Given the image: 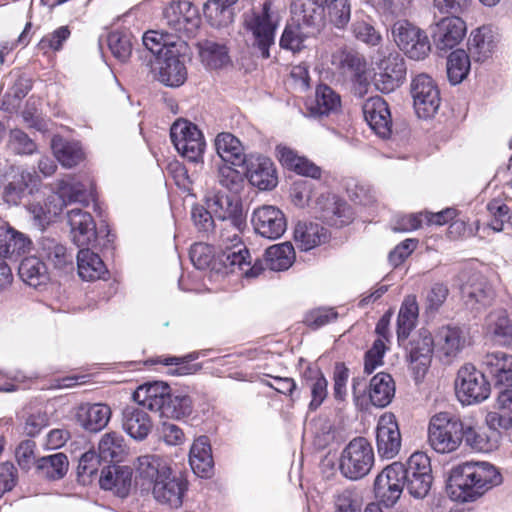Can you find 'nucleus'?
Here are the masks:
<instances>
[{"label": "nucleus", "instance_id": "052dcab7", "mask_svg": "<svg viewBox=\"0 0 512 512\" xmlns=\"http://www.w3.org/2000/svg\"><path fill=\"white\" fill-rule=\"evenodd\" d=\"M434 339L431 332L421 328L418 332V376L428 372L434 354Z\"/></svg>", "mask_w": 512, "mask_h": 512}, {"label": "nucleus", "instance_id": "5701e85b", "mask_svg": "<svg viewBox=\"0 0 512 512\" xmlns=\"http://www.w3.org/2000/svg\"><path fill=\"white\" fill-rule=\"evenodd\" d=\"M250 184L261 191L273 190L278 184V174L274 162L267 156L259 155L247 168Z\"/></svg>", "mask_w": 512, "mask_h": 512}, {"label": "nucleus", "instance_id": "393cba45", "mask_svg": "<svg viewBox=\"0 0 512 512\" xmlns=\"http://www.w3.org/2000/svg\"><path fill=\"white\" fill-rule=\"evenodd\" d=\"M482 366L494 380L496 387L512 386V355L503 351L487 353L482 358Z\"/></svg>", "mask_w": 512, "mask_h": 512}, {"label": "nucleus", "instance_id": "a19ab883", "mask_svg": "<svg viewBox=\"0 0 512 512\" xmlns=\"http://www.w3.org/2000/svg\"><path fill=\"white\" fill-rule=\"evenodd\" d=\"M295 260V250L290 242L272 245L266 249L264 254V270L272 271L287 270Z\"/></svg>", "mask_w": 512, "mask_h": 512}, {"label": "nucleus", "instance_id": "0e129e2a", "mask_svg": "<svg viewBox=\"0 0 512 512\" xmlns=\"http://www.w3.org/2000/svg\"><path fill=\"white\" fill-rule=\"evenodd\" d=\"M137 461L139 474L151 480L153 483L157 478H160L162 474L168 473V471L171 470L167 463L157 455H143L138 457Z\"/></svg>", "mask_w": 512, "mask_h": 512}, {"label": "nucleus", "instance_id": "37998d69", "mask_svg": "<svg viewBox=\"0 0 512 512\" xmlns=\"http://www.w3.org/2000/svg\"><path fill=\"white\" fill-rule=\"evenodd\" d=\"M39 177L35 173L22 172L15 176L4 188L3 199L8 204L17 205L25 192H32L37 186Z\"/></svg>", "mask_w": 512, "mask_h": 512}, {"label": "nucleus", "instance_id": "338daca9", "mask_svg": "<svg viewBox=\"0 0 512 512\" xmlns=\"http://www.w3.org/2000/svg\"><path fill=\"white\" fill-rule=\"evenodd\" d=\"M338 318L335 308L319 307L308 311L303 319L305 326L312 330L320 329Z\"/></svg>", "mask_w": 512, "mask_h": 512}, {"label": "nucleus", "instance_id": "f8f14e48", "mask_svg": "<svg viewBox=\"0 0 512 512\" xmlns=\"http://www.w3.org/2000/svg\"><path fill=\"white\" fill-rule=\"evenodd\" d=\"M376 446L381 458H394L401 448V434L393 413L380 416L376 428Z\"/></svg>", "mask_w": 512, "mask_h": 512}, {"label": "nucleus", "instance_id": "f3484780", "mask_svg": "<svg viewBox=\"0 0 512 512\" xmlns=\"http://www.w3.org/2000/svg\"><path fill=\"white\" fill-rule=\"evenodd\" d=\"M187 490V481L181 475L172 476V469L155 480L153 495L158 502L178 508L183 503V496Z\"/></svg>", "mask_w": 512, "mask_h": 512}, {"label": "nucleus", "instance_id": "8fccbe9b", "mask_svg": "<svg viewBox=\"0 0 512 512\" xmlns=\"http://www.w3.org/2000/svg\"><path fill=\"white\" fill-rule=\"evenodd\" d=\"M69 467V461L64 453H55L37 460V470L46 478L58 480L63 478Z\"/></svg>", "mask_w": 512, "mask_h": 512}, {"label": "nucleus", "instance_id": "b1692460", "mask_svg": "<svg viewBox=\"0 0 512 512\" xmlns=\"http://www.w3.org/2000/svg\"><path fill=\"white\" fill-rule=\"evenodd\" d=\"M170 392L171 388L167 383L156 381L139 386L134 392L133 398L144 408L163 416Z\"/></svg>", "mask_w": 512, "mask_h": 512}, {"label": "nucleus", "instance_id": "6e6d98bb", "mask_svg": "<svg viewBox=\"0 0 512 512\" xmlns=\"http://www.w3.org/2000/svg\"><path fill=\"white\" fill-rule=\"evenodd\" d=\"M197 358L195 354H188L183 357L176 356H157L150 360L153 364H162L165 366H174L171 369L173 375H190L201 369V366L193 361Z\"/></svg>", "mask_w": 512, "mask_h": 512}, {"label": "nucleus", "instance_id": "cd10ccee", "mask_svg": "<svg viewBox=\"0 0 512 512\" xmlns=\"http://www.w3.org/2000/svg\"><path fill=\"white\" fill-rule=\"evenodd\" d=\"M500 428L475 427L469 422H465V436L463 440L471 449L478 452H490L498 447L500 440Z\"/></svg>", "mask_w": 512, "mask_h": 512}, {"label": "nucleus", "instance_id": "c9c22d12", "mask_svg": "<svg viewBox=\"0 0 512 512\" xmlns=\"http://www.w3.org/2000/svg\"><path fill=\"white\" fill-rule=\"evenodd\" d=\"M484 328L487 334L500 343L512 341V315L506 309L492 310L485 318Z\"/></svg>", "mask_w": 512, "mask_h": 512}, {"label": "nucleus", "instance_id": "f257e3e1", "mask_svg": "<svg viewBox=\"0 0 512 512\" xmlns=\"http://www.w3.org/2000/svg\"><path fill=\"white\" fill-rule=\"evenodd\" d=\"M502 483V476L488 462H465L451 470L448 488L451 497L459 502H470Z\"/></svg>", "mask_w": 512, "mask_h": 512}, {"label": "nucleus", "instance_id": "9b49d317", "mask_svg": "<svg viewBox=\"0 0 512 512\" xmlns=\"http://www.w3.org/2000/svg\"><path fill=\"white\" fill-rule=\"evenodd\" d=\"M218 259L226 274L239 273L247 278H253L264 271L262 260L257 259L252 264L251 255L246 246L223 248Z\"/></svg>", "mask_w": 512, "mask_h": 512}, {"label": "nucleus", "instance_id": "7c9ffc66", "mask_svg": "<svg viewBox=\"0 0 512 512\" xmlns=\"http://www.w3.org/2000/svg\"><path fill=\"white\" fill-rule=\"evenodd\" d=\"M440 105L439 90L427 74H418V118L435 115Z\"/></svg>", "mask_w": 512, "mask_h": 512}, {"label": "nucleus", "instance_id": "79ce46f5", "mask_svg": "<svg viewBox=\"0 0 512 512\" xmlns=\"http://www.w3.org/2000/svg\"><path fill=\"white\" fill-rule=\"evenodd\" d=\"M325 6L316 0H294L291 12L296 20L304 26H319L324 18Z\"/></svg>", "mask_w": 512, "mask_h": 512}, {"label": "nucleus", "instance_id": "412c9836", "mask_svg": "<svg viewBox=\"0 0 512 512\" xmlns=\"http://www.w3.org/2000/svg\"><path fill=\"white\" fill-rule=\"evenodd\" d=\"M67 216L73 241L78 247H88L97 241L96 223L89 212L74 208Z\"/></svg>", "mask_w": 512, "mask_h": 512}, {"label": "nucleus", "instance_id": "6ab92c4d", "mask_svg": "<svg viewBox=\"0 0 512 512\" xmlns=\"http://www.w3.org/2000/svg\"><path fill=\"white\" fill-rule=\"evenodd\" d=\"M309 117L321 119L341 112L342 100L338 92L327 84H319L315 89V98L306 104Z\"/></svg>", "mask_w": 512, "mask_h": 512}, {"label": "nucleus", "instance_id": "ea45409f", "mask_svg": "<svg viewBox=\"0 0 512 512\" xmlns=\"http://www.w3.org/2000/svg\"><path fill=\"white\" fill-rule=\"evenodd\" d=\"M31 241L24 234L11 227H0V256L19 257L30 247Z\"/></svg>", "mask_w": 512, "mask_h": 512}, {"label": "nucleus", "instance_id": "09e8293b", "mask_svg": "<svg viewBox=\"0 0 512 512\" xmlns=\"http://www.w3.org/2000/svg\"><path fill=\"white\" fill-rule=\"evenodd\" d=\"M200 57L210 69H220L230 63L228 48L224 44L206 40L200 45Z\"/></svg>", "mask_w": 512, "mask_h": 512}, {"label": "nucleus", "instance_id": "6e6552de", "mask_svg": "<svg viewBox=\"0 0 512 512\" xmlns=\"http://www.w3.org/2000/svg\"><path fill=\"white\" fill-rule=\"evenodd\" d=\"M163 15L166 25L178 38L193 36L200 25L198 9L187 0L171 2Z\"/></svg>", "mask_w": 512, "mask_h": 512}, {"label": "nucleus", "instance_id": "680f3d73", "mask_svg": "<svg viewBox=\"0 0 512 512\" xmlns=\"http://www.w3.org/2000/svg\"><path fill=\"white\" fill-rule=\"evenodd\" d=\"M57 193L62 200L61 207L75 202L84 206L89 204L85 187L80 182L71 183L67 179H61L57 182Z\"/></svg>", "mask_w": 512, "mask_h": 512}, {"label": "nucleus", "instance_id": "c85d7f7f", "mask_svg": "<svg viewBox=\"0 0 512 512\" xmlns=\"http://www.w3.org/2000/svg\"><path fill=\"white\" fill-rule=\"evenodd\" d=\"M101 488L113 491L124 498L129 494L132 483V469L128 466H106L99 479Z\"/></svg>", "mask_w": 512, "mask_h": 512}, {"label": "nucleus", "instance_id": "f03ea898", "mask_svg": "<svg viewBox=\"0 0 512 512\" xmlns=\"http://www.w3.org/2000/svg\"><path fill=\"white\" fill-rule=\"evenodd\" d=\"M416 452L412 453L409 457L407 464L401 462H393L387 465L376 476L373 483V494L376 502L385 508H392L400 499L404 487L413 497H416V490L413 485V480L410 475L416 477V469L411 468Z\"/></svg>", "mask_w": 512, "mask_h": 512}, {"label": "nucleus", "instance_id": "5fc2aeb1", "mask_svg": "<svg viewBox=\"0 0 512 512\" xmlns=\"http://www.w3.org/2000/svg\"><path fill=\"white\" fill-rule=\"evenodd\" d=\"M470 70V56L462 49L451 52L447 59V76L452 85L461 83Z\"/></svg>", "mask_w": 512, "mask_h": 512}, {"label": "nucleus", "instance_id": "bf43d9fd", "mask_svg": "<svg viewBox=\"0 0 512 512\" xmlns=\"http://www.w3.org/2000/svg\"><path fill=\"white\" fill-rule=\"evenodd\" d=\"M42 256L45 257L55 268L62 269L67 265L72 266L73 256L68 253L67 248L53 239H45L42 242Z\"/></svg>", "mask_w": 512, "mask_h": 512}, {"label": "nucleus", "instance_id": "c03bdc74", "mask_svg": "<svg viewBox=\"0 0 512 512\" xmlns=\"http://www.w3.org/2000/svg\"><path fill=\"white\" fill-rule=\"evenodd\" d=\"M498 411L489 412L486 423L493 428L509 429L512 427V390L505 389L497 397Z\"/></svg>", "mask_w": 512, "mask_h": 512}, {"label": "nucleus", "instance_id": "2eb2a0df", "mask_svg": "<svg viewBox=\"0 0 512 512\" xmlns=\"http://www.w3.org/2000/svg\"><path fill=\"white\" fill-rule=\"evenodd\" d=\"M364 118L376 135L383 139L392 134V117L388 103L380 96L368 98L362 107Z\"/></svg>", "mask_w": 512, "mask_h": 512}, {"label": "nucleus", "instance_id": "c756f323", "mask_svg": "<svg viewBox=\"0 0 512 512\" xmlns=\"http://www.w3.org/2000/svg\"><path fill=\"white\" fill-rule=\"evenodd\" d=\"M301 380L303 386L310 391L311 401L308 408L310 411H316L328 397V381L322 370L312 365L304 369Z\"/></svg>", "mask_w": 512, "mask_h": 512}, {"label": "nucleus", "instance_id": "69168bd1", "mask_svg": "<svg viewBox=\"0 0 512 512\" xmlns=\"http://www.w3.org/2000/svg\"><path fill=\"white\" fill-rule=\"evenodd\" d=\"M193 412V401L189 395L172 394L166 403L165 411L162 417L172 419H182L189 417Z\"/></svg>", "mask_w": 512, "mask_h": 512}, {"label": "nucleus", "instance_id": "473e14b6", "mask_svg": "<svg viewBox=\"0 0 512 512\" xmlns=\"http://www.w3.org/2000/svg\"><path fill=\"white\" fill-rule=\"evenodd\" d=\"M497 36L489 26H482L472 32L468 49L469 56L476 62H484L493 53L496 46Z\"/></svg>", "mask_w": 512, "mask_h": 512}, {"label": "nucleus", "instance_id": "864d4df0", "mask_svg": "<svg viewBox=\"0 0 512 512\" xmlns=\"http://www.w3.org/2000/svg\"><path fill=\"white\" fill-rule=\"evenodd\" d=\"M98 455L105 463L121 461L125 453V444L123 437L116 432L106 433L99 442Z\"/></svg>", "mask_w": 512, "mask_h": 512}, {"label": "nucleus", "instance_id": "a211bd4d", "mask_svg": "<svg viewBox=\"0 0 512 512\" xmlns=\"http://www.w3.org/2000/svg\"><path fill=\"white\" fill-rule=\"evenodd\" d=\"M338 60V69L341 73L358 85L360 94L366 92L369 85V73L365 57L357 51L343 50L339 53Z\"/></svg>", "mask_w": 512, "mask_h": 512}, {"label": "nucleus", "instance_id": "a878e982", "mask_svg": "<svg viewBox=\"0 0 512 512\" xmlns=\"http://www.w3.org/2000/svg\"><path fill=\"white\" fill-rule=\"evenodd\" d=\"M207 205L214 216L223 222L230 221L234 223L237 229H239L241 225H245L242 204L236 196L217 193L208 200Z\"/></svg>", "mask_w": 512, "mask_h": 512}, {"label": "nucleus", "instance_id": "de8ad7c7", "mask_svg": "<svg viewBox=\"0 0 512 512\" xmlns=\"http://www.w3.org/2000/svg\"><path fill=\"white\" fill-rule=\"evenodd\" d=\"M395 43L408 57L416 56V28L408 20H398L392 27Z\"/></svg>", "mask_w": 512, "mask_h": 512}, {"label": "nucleus", "instance_id": "ddd939ff", "mask_svg": "<svg viewBox=\"0 0 512 512\" xmlns=\"http://www.w3.org/2000/svg\"><path fill=\"white\" fill-rule=\"evenodd\" d=\"M252 224L255 231L270 240L280 238L287 228L284 213L272 205H263L254 210Z\"/></svg>", "mask_w": 512, "mask_h": 512}, {"label": "nucleus", "instance_id": "aec40b11", "mask_svg": "<svg viewBox=\"0 0 512 512\" xmlns=\"http://www.w3.org/2000/svg\"><path fill=\"white\" fill-rule=\"evenodd\" d=\"M380 72L375 77V86L382 93L394 91L406 76L404 60L399 55H389L379 66Z\"/></svg>", "mask_w": 512, "mask_h": 512}, {"label": "nucleus", "instance_id": "13d9d810", "mask_svg": "<svg viewBox=\"0 0 512 512\" xmlns=\"http://www.w3.org/2000/svg\"><path fill=\"white\" fill-rule=\"evenodd\" d=\"M108 47L112 55L121 63L129 60L132 54V35L127 31L116 30L108 35Z\"/></svg>", "mask_w": 512, "mask_h": 512}, {"label": "nucleus", "instance_id": "2f4dec72", "mask_svg": "<svg viewBox=\"0 0 512 512\" xmlns=\"http://www.w3.org/2000/svg\"><path fill=\"white\" fill-rule=\"evenodd\" d=\"M215 149L222 163L242 166L246 162L245 148L242 142L230 132H221L216 136Z\"/></svg>", "mask_w": 512, "mask_h": 512}, {"label": "nucleus", "instance_id": "4468645a", "mask_svg": "<svg viewBox=\"0 0 512 512\" xmlns=\"http://www.w3.org/2000/svg\"><path fill=\"white\" fill-rule=\"evenodd\" d=\"M319 217L323 222L336 228L349 225L354 219L351 206L333 194L321 195L317 199Z\"/></svg>", "mask_w": 512, "mask_h": 512}, {"label": "nucleus", "instance_id": "3c124183", "mask_svg": "<svg viewBox=\"0 0 512 512\" xmlns=\"http://www.w3.org/2000/svg\"><path fill=\"white\" fill-rule=\"evenodd\" d=\"M465 344L466 336L461 328L447 326L439 331V349L445 356H456Z\"/></svg>", "mask_w": 512, "mask_h": 512}, {"label": "nucleus", "instance_id": "58836bf2", "mask_svg": "<svg viewBox=\"0 0 512 512\" xmlns=\"http://www.w3.org/2000/svg\"><path fill=\"white\" fill-rule=\"evenodd\" d=\"M123 428L133 439L143 440L152 429V421L142 409L127 407L123 411Z\"/></svg>", "mask_w": 512, "mask_h": 512}, {"label": "nucleus", "instance_id": "0eeeda50", "mask_svg": "<svg viewBox=\"0 0 512 512\" xmlns=\"http://www.w3.org/2000/svg\"><path fill=\"white\" fill-rule=\"evenodd\" d=\"M170 138L176 150L187 160H202L205 141L197 126L187 120H177L170 129Z\"/></svg>", "mask_w": 512, "mask_h": 512}, {"label": "nucleus", "instance_id": "dca6fc26", "mask_svg": "<svg viewBox=\"0 0 512 512\" xmlns=\"http://www.w3.org/2000/svg\"><path fill=\"white\" fill-rule=\"evenodd\" d=\"M416 326V296L409 295L403 301L397 317V341L408 354L411 362L416 361V346L409 339Z\"/></svg>", "mask_w": 512, "mask_h": 512}, {"label": "nucleus", "instance_id": "4d7b16f0", "mask_svg": "<svg viewBox=\"0 0 512 512\" xmlns=\"http://www.w3.org/2000/svg\"><path fill=\"white\" fill-rule=\"evenodd\" d=\"M143 44L151 53L157 56V61L164 57L167 49L177 50L174 35L168 32L147 31L143 35Z\"/></svg>", "mask_w": 512, "mask_h": 512}, {"label": "nucleus", "instance_id": "f704fd0d", "mask_svg": "<svg viewBox=\"0 0 512 512\" xmlns=\"http://www.w3.org/2000/svg\"><path fill=\"white\" fill-rule=\"evenodd\" d=\"M395 389V382L390 374L385 372L375 374L368 385L370 403L378 408L388 406L395 396Z\"/></svg>", "mask_w": 512, "mask_h": 512}, {"label": "nucleus", "instance_id": "423d86ee", "mask_svg": "<svg viewBox=\"0 0 512 512\" xmlns=\"http://www.w3.org/2000/svg\"><path fill=\"white\" fill-rule=\"evenodd\" d=\"M459 281L461 298L467 309L478 313L492 303L494 290L482 274L463 271Z\"/></svg>", "mask_w": 512, "mask_h": 512}, {"label": "nucleus", "instance_id": "a18cd8bd", "mask_svg": "<svg viewBox=\"0 0 512 512\" xmlns=\"http://www.w3.org/2000/svg\"><path fill=\"white\" fill-rule=\"evenodd\" d=\"M52 149L57 160L66 168L75 167L84 160L85 155L80 145L60 136L52 139Z\"/></svg>", "mask_w": 512, "mask_h": 512}, {"label": "nucleus", "instance_id": "774afa93", "mask_svg": "<svg viewBox=\"0 0 512 512\" xmlns=\"http://www.w3.org/2000/svg\"><path fill=\"white\" fill-rule=\"evenodd\" d=\"M390 349L381 340H374L372 346L364 354L363 371L365 374H372L377 368L384 365V356Z\"/></svg>", "mask_w": 512, "mask_h": 512}, {"label": "nucleus", "instance_id": "39448f33", "mask_svg": "<svg viewBox=\"0 0 512 512\" xmlns=\"http://www.w3.org/2000/svg\"><path fill=\"white\" fill-rule=\"evenodd\" d=\"M490 384L483 372L472 364H464L457 373L455 393L463 405H471L486 400L490 395Z\"/></svg>", "mask_w": 512, "mask_h": 512}, {"label": "nucleus", "instance_id": "20e7f679", "mask_svg": "<svg viewBox=\"0 0 512 512\" xmlns=\"http://www.w3.org/2000/svg\"><path fill=\"white\" fill-rule=\"evenodd\" d=\"M375 462L374 450L365 437L353 438L339 458L340 473L349 480H360L369 474Z\"/></svg>", "mask_w": 512, "mask_h": 512}, {"label": "nucleus", "instance_id": "603ef678", "mask_svg": "<svg viewBox=\"0 0 512 512\" xmlns=\"http://www.w3.org/2000/svg\"><path fill=\"white\" fill-rule=\"evenodd\" d=\"M230 163H221L217 168V183L236 196L244 189L245 175Z\"/></svg>", "mask_w": 512, "mask_h": 512}, {"label": "nucleus", "instance_id": "72a5a7b5", "mask_svg": "<svg viewBox=\"0 0 512 512\" xmlns=\"http://www.w3.org/2000/svg\"><path fill=\"white\" fill-rule=\"evenodd\" d=\"M76 416L86 430L98 432L108 424L111 417V409L107 404L103 403H86L79 406Z\"/></svg>", "mask_w": 512, "mask_h": 512}, {"label": "nucleus", "instance_id": "bb28decb", "mask_svg": "<svg viewBox=\"0 0 512 512\" xmlns=\"http://www.w3.org/2000/svg\"><path fill=\"white\" fill-rule=\"evenodd\" d=\"M189 463L193 472L201 478H209L213 474L214 460L207 436L202 435L194 440L189 452Z\"/></svg>", "mask_w": 512, "mask_h": 512}, {"label": "nucleus", "instance_id": "e2e57ef3", "mask_svg": "<svg viewBox=\"0 0 512 512\" xmlns=\"http://www.w3.org/2000/svg\"><path fill=\"white\" fill-rule=\"evenodd\" d=\"M231 5L216 0H208L203 6V14L207 22L213 27L227 26L232 22Z\"/></svg>", "mask_w": 512, "mask_h": 512}, {"label": "nucleus", "instance_id": "e433bc0d", "mask_svg": "<svg viewBox=\"0 0 512 512\" xmlns=\"http://www.w3.org/2000/svg\"><path fill=\"white\" fill-rule=\"evenodd\" d=\"M329 239L326 228L318 223L299 222L294 230V240L298 248L302 251H309Z\"/></svg>", "mask_w": 512, "mask_h": 512}, {"label": "nucleus", "instance_id": "1a4fd4ad", "mask_svg": "<svg viewBox=\"0 0 512 512\" xmlns=\"http://www.w3.org/2000/svg\"><path fill=\"white\" fill-rule=\"evenodd\" d=\"M466 23L459 16L444 17L430 26L434 46L439 52H447L459 45L466 36Z\"/></svg>", "mask_w": 512, "mask_h": 512}, {"label": "nucleus", "instance_id": "9d476101", "mask_svg": "<svg viewBox=\"0 0 512 512\" xmlns=\"http://www.w3.org/2000/svg\"><path fill=\"white\" fill-rule=\"evenodd\" d=\"M272 0H265L261 13H254L246 21L247 29L254 37L253 45L259 49L263 58L270 57L269 48L274 44L276 25L271 19Z\"/></svg>", "mask_w": 512, "mask_h": 512}, {"label": "nucleus", "instance_id": "49530a36", "mask_svg": "<svg viewBox=\"0 0 512 512\" xmlns=\"http://www.w3.org/2000/svg\"><path fill=\"white\" fill-rule=\"evenodd\" d=\"M18 274L25 283L33 287H38L48 280L46 264L36 256L22 259Z\"/></svg>", "mask_w": 512, "mask_h": 512}, {"label": "nucleus", "instance_id": "7ed1b4c3", "mask_svg": "<svg viewBox=\"0 0 512 512\" xmlns=\"http://www.w3.org/2000/svg\"><path fill=\"white\" fill-rule=\"evenodd\" d=\"M464 429L465 421L447 412L438 413L429 422V443L439 453L453 452L463 441Z\"/></svg>", "mask_w": 512, "mask_h": 512}, {"label": "nucleus", "instance_id": "4be33fe9", "mask_svg": "<svg viewBox=\"0 0 512 512\" xmlns=\"http://www.w3.org/2000/svg\"><path fill=\"white\" fill-rule=\"evenodd\" d=\"M157 79L166 86L179 87L187 79V70L178 50L167 49L158 61Z\"/></svg>", "mask_w": 512, "mask_h": 512}, {"label": "nucleus", "instance_id": "4c0bfd02", "mask_svg": "<svg viewBox=\"0 0 512 512\" xmlns=\"http://www.w3.org/2000/svg\"><path fill=\"white\" fill-rule=\"evenodd\" d=\"M78 274L85 281L104 279L108 274L106 265L100 256L89 249L81 247L77 254Z\"/></svg>", "mask_w": 512, "mask_h": 512}]
</instances>
